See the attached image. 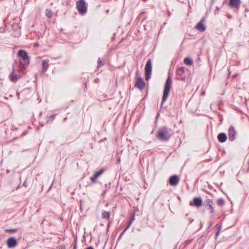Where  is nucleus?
<instances>
[{"instance_id": "nucleus-1", "label": "nucleus", "mask_w": 249, "mask_h": 249, "mask_svg": "<svg viewBox=\"0 0 249 249\" xmlns=\"http://www.w3.org/2000/svg\"><path fill=\"white\" fill-rule=\"evenodd\" d=\"M173 134V132L171 129L164 126L158 130L157 137L161 141H168Z\"/></svg>"}, {"instance_id": "nucleus-2", "label": "nucleus", "mask_w": 249, "mask_h": 249, "mask_svg": "<svg viewBox=\"0 0 249 249\" xmlns=\"http://www.w3.org/2000/svg\"><path fill=\"white\" fill-rule=\"evenodd\" d=\"M172 86V79L170 76H168L165 82L164 89L163 91V94L162 99L161 106L165 102L168 98L169 94L170 89Z\"/></svg>"}, {"instance_id": "nucleus-3", "label": "nucleus", "mask_w": 249, "mask_h": 249, "mask_svg": "<svg viewBox=\"0 0 249 249\" xmlns=\"http://www.w3.org/2000/svg\"><path fill=\"white\" fill-rule=\"evenodd\" d=\"M76 6L78 11L81 14H84L87 12V8L84 0H79L76 2Z\"/></svg>"}, {"instance_id": "nucleus-4", "label": "nucleus", "mask_w": 249, "mask_h": 249, "mask_svg": "<svg viewBox=\"0 0 249 249\" xmlns=\"http://www.w3.org/2000/svg\"><path fill=\"white\" fill-rule=\"evenodd\" d=\"M152 72V62L150 59L147 61L145 67V79L148 81L151 77Z\"/></svg>"}, {"instance_id": "nucleus-5", "label": "nucleus", "mask_w": 249, "mask_h": 249, "mask_svg": "<svg viewBox=\"0 0 249 249\" xmlns=\"http://www.w3.org/2000/svg\"><path fill=\"white\" fill-rule=\"evenodd\" d=\"M18 54L24 61V62H20V63H23L24 66H27L29 64V59L27 53L25 51L20 50L19 51Z\"/></svg>"}, {"instance_id": "nucleus-6", "label": "nucleus", "mask_w": 249, "mask_h": 249, "mask_svg": "<svg viewBox=\"0 0 249 249\" xmlns=\"http://www.w3.org/2000/svg\"><path fill=\"white\" fill-rule=\"evenodd\" d=\"M6 243L9 248H14L17 246L18 242L15 237H11L8 238Z\"/></svg>"}, {"instance_id": "nucleus-7", "label": "nucleus", "mask_w": 249, "mask_h": 249, "mask_svg": "<svg viewBox=\"0 0 249 249\" xmlns=\"http://www.w3.org/2000/svg\"><path fill=\"white\" fill-rule=\"evenodd\" d=\"M236 134V132L234 128L232 126H231L229 129V140L231 141H233L235 139V135Z\"/></svg>"}, {"instance_id": "nucleus-8", "label": "nucleus", "mask_w": 249, "mask_h": 249, "mask_svg": "<svg viewBox=\"0 0 249 249\" xmlns=\"http://www.w3.org/2000/svg\"><path fill=\"white\" fill-rule=\"evenodd\" d=\"M135 86L140 89H142L144 88L145 83L141 77L137 78L136 81Z\"/></svg>"}, {"instance_id": "nucleus-9", "label": "nucleus", "mask_w": 249, "mask_h": 249, "mask_svg": "<svg viewBox=\"0 0 249 249\" xmlns=\"http://www.w3.org/2000/svg\"><path fill=\"white\" fill-rule=\"evenodd\" d=\"M179 181V178L176 175L171 176L169 179V183L171 186H176Z\"/></svg>"}, {"instance_id": "nucleus-10", "label": "nucleus", "mask_w": 249, "mask_h": 249, "mask_svg": "<svg viewBox=\"0 0 249 249\" xmlns=\"http://www.w3.org/2000/svg\"><path fill=\"white\" fill-rule=\"evenodd\" d=\"M190 205H194L197 207L201 206L202 204V201L201 198L195 197L193 199V203L190 202Z\"/></svg>"}, {"instance_id": "nucleus-11", "label": "nucleus", "mask_w": 249, "mask_h": 249, "mask_svg": "<svg viewBox=\"0 0 249 249\" xmlns=\"http://www.w3.org/2000/svg\"><path fill=\"white\" fill-rule=\"evenodd\" d=\"M10 80L13 82H16L20 77L19 74H17L14 71L9 75Z\"/></svg>"}, {"instance_id": "nucleus-12", "label": "nucleus", "mask_w": 249, "mask_h": 249, "mask_svg": "<svg viewBox=\"0 0 249 249\" xmlns=\"http://www.w3.org/2000/svg\"><path fill=\"white\" fill-rule=\"evenodd\" d=\"M240 3V0H229V5L231 7L236 8L239 6Z\"/></svg>"}, {"instance_id": "nucleus-13", "label": "nucleus", "mask_w": 249, "mask_h": 249, "mask_svg": "<svg viewBox=\"0 0 249 249\" xmlns=\"http://www.w3.org/2000/svg\"><path fill=\"white\" fill-rule=\"evenodd\" d=\"M217 139L221 142H224L226 141L227 137L225 133H221L218 135Z\"/></svg>"}, {"instance_id": "nucleus-14", "label": "nucleus", "mask_w": 249, "mask_h": 249, "mask_svg": "<svg viewBox=\"0 0 249 249\" xmlns=\"http://www.w3.org/2000/svg\"><path fill=\"white\" fill-rule=\"evenodd\" d=\"M103 173V171L100 170L96 173L90 178V179L92 182H95L96 179Z\"/></svg>"}, {"instance_id": "nucleus-15", "label": "nucleus", "mask_w": 249, "mask_h": 249, "mask_svg": "<svg viewBox=\"0 0 249 249\" xmlns=\"http://www.w3.org/2000/svg\"><path fill=\"white\" fill-rule=\"evenodd\" d=\"M196 28L201 31V32H204L206 30V27L205 25L202 22H199L196 25Z\"/></svg>"}, {"instance_id": "nucleus-16", "label": "nucleus", "mask_w": 249, "mask_h": 249, "mask_svg": "<svg viewBox=\"0 0 249 249\" xmlns=\"http://www.w3.org/2000/svg\"><path fill=\"white\" fill-rule=\"evenodd\" d=\"M49 59H45L42 61V69L44 71H46L49 68Z\"/></svg>"}, {"instance_id": "nucleus-17", "label": "nucleus", "mask_w": 249, "mask_h": 249, "mask_svg": "<svg viewBox=\"0 0 249 249\" xmlns=\"http://www.w3.org/2000/svg\"><path fill=\"white\" fill-rule=\"evenodd\" d=\"M177 75L181 76L185 73V69L183 67H180L177 69L176 71Z\"/></svg>"}, {"instance_id": "nucleus-18", "label": "nucleus", "mask_w": 249, "mask_h": 249, "mask_svg": "<svg viewBox=\"0 0 249 249\" xmlns=\"http://www.w3.org/2000/svg\"><path fill=\"white\" fill-rule=\"evenodd\" d=\"M135 213H134L133 214H131V219L129 221L127 226L126 227L125 230H127L129 228V227L131 225V224H132L133 221L135 220Z\"/></svg>"}, {"instance_id": "nucleus-19", "label": "nucleus", "mask_w": 249, "mask_h": 249, "mask_svg": "<svg viewBox=\"0 0 249 249\" xmlns=\"http://www.w3.org/2000/svg\"><path fill=\"white\" fill-rule=\"evenodd\" d=\"M110 217V213L106 211H103L102 213V217L104 219H108Z\"/></svg>"}, {"instance_id": "nucleus-20", "label": "nucleus", "mask_w": 249, "mask_h": 249, "mask_svg": "<svg viewBox=\"0 0 249 249\" xmlns=\"http://www.w3.org/2000/svg\"><path fill=\"white\" fill-rule=\"evenodd\" d=\"M184 63L186 65L190 66L193 64V61L189 57H186L184 60Z\"/></svg>"}, {"instance_id": "nucleus-21", "label": "nucleus", "mask_w": 249, "mask_h": 249, "mask_svg": "<svg viewBox=\"0 0 249 249\" xmlns=\"http://www.w3.org/2000/svg\"><path fill=\"white\" fill-rule=\"evenodd\" d=\"M207 201L209 204V209L210 210L211 213H213L214 212V208L212 205L211 200L210 199H208Z\"/></svg>"}, {"instance_id": "nucleus-22", "label": "nucleus", "mask_w": 249, "mask_h": 249, "mask_svg": "<svg viewBox=\"0 0 249 249\" xmlns=\"http://www.w3.org/2000/svg\"><path fill=\"white\" fill-rule=\"evenodd\" d=\"M46 15L48 18H51L52 15V12L51 10L47 9L45 11Z\"/></svg>"}, {"instance_id": "nucleus-23", "label": "nucleus", "mask_w": 249, "mask_h": 249, "mask_svg": "<svg viewBox=\"0 0 249 249\" xmlns=\"http://www.w3.org/2000/svg\"><path fill=\"white\" fill-rule=\"evenodd\" d=\"M225 201L223 199L219 198L217 200V204L220 206L224 205Z\"/></svg>"}, {"instance_id": "nucleus-24", "label": "nucleus", "mask_w": 249, "mask_h": 249, "mask_svg": "<svg viewBox=\"0 0 249 249\" xmlns=\"http://www.w3.org/2000/svg\"><path fill=\"white\" fill-rule=\"evenodd\" d=\"M17 231V229H7L5 230V231L7 232H15Z\"/></svg>"}, {"instance_id": "nucleus-25", "label": "nucleus", "mask_w": 249, "mask_h": 249, "mask_svg": "<svg viewBox=\"0 0 249 249\" xmlns=\"http://www.w3.org/2000/svg\"><path fill=\"white\" fill-rule=\"evenodd\" d=\"M98 64L99 66H102L104 65L100 58H99L98 60Z\"/></svg>"}, {"instance_id": "nucleus-26", "label": "nucleus", "mask_w": 249, "mask_h": 249, "mask_svg": "<svg viewBox=\"0 0 249 249\" xmlns=\"http://www.w3.org/2000/svg\"><path fill=\"white\" fill-rule=\"evenodd\" d=\"M126 231V230H125V229L121 233V235H120V236L119 237V239H120L122 238V237L124 234V233Z\"/></svg>"}, {"instance_id": "nucleus-27", "label": "nucleus", "mask_w": 249, "mask_h": 249, "mask_svg": "<svg viewBox=\"0 0 249 249\" xmlns=\"http://www.w3.org/2000/svg\"><path fill=\"white\" fill-rule=\"evenodd\" d=\"M220 229H221V227H219L218 231L216 232V233L215 234L216 237H217L218 236Z\"/></svg>"}, {"instance_id": "nucleus-28", "label": "nucleus", "mask_w": 249, "mask_h": 249, "mask_svg": "<svg viewBox=\"0 0 249 249\" xmlns=\"http://www.w3.org/2000/svg\"><path fill=\"white\" fill-rule=\"evenodd\" d=\"M178 79L180 80H184L185 79L184 77H182L181 78H177Z\"/></svg>"}, {"instance_id": "nucleus-29", "label": "nucleus", "mask_w": 249, "mask_h": 249, "mask_svg": "<svg viewBox=\"0 0 249 249\" xmlns=\"http://www.w3.org/2000/svg\"><path fill=\"white\" fill-rule=\"evenodd\" d=\"M86 249H94L92 247H89Z\"/></svg>"}, {"instance_id": "nucleus-30", "label": "nucleus", "mask_w": 249, "mask_h": 249, "mask_svg": "<svg viewBox=\"0 0 249 249\" xmlns=\"http://www.w3.org/2000/svg\"><path fill=\"white\" fill-rule=\"evenodd\" d=\"M60 249H66V248H65V247H63V246H62V247H61L60 248Z\"/></svg>"}, {"instance_id": "nucleus-31", "label": "nucleus", "mask_w": 249, "mask_h": 249, "mask_svg": "<svg viewBox=\"0 0 249 249\" xmlns=\"http://www.w3.org/2000/svg\"><path fill=\"white\" fill-rule=\"evenodd\" d=\"M73 249H76V245L75 244L73 246Z\"/></svg>"}, {"instance_id": "nucleus-32", "label": "nucleus", "mask_w": 249, "mask_h": 249, "mask_svg": "<svg viewBox=\"0 0 249 249\" xmlns=\"http://www.w3.org/2000/svg\"><path fill=\"white\" fill-rule=\"evenodd\" d=\"M120 160H121V159H120V158H119L118 159V162H120Z\"/></svg>"}, {"instance_id": "nucleus-33", "label": "nucleus", "mask_w": 249, "mask_h": 249, "mask_svg": "<svg viewBox=\"0 0 249 249\" xmlns=\"http://www.w3.org/2000/svg\"><path fill=\"white\" fill-rule=\"evenodd\" d=\"M219 8L218 7H216V10L218 11V10H219Z\"/></svg>"}]
</instances>
